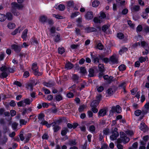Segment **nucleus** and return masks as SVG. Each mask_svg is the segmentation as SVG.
<instances>
[{
	"label": "nucleus",
	"instance_id": "63",
	"mask_svg": "<svg viewBox=\"0 0 149 149\" xmlns=\"http://www.w3.org/2000/svg\"><path fill=\"white\" fill-rule=\"evenodd\" d=\"M136 40L137 41L140 40L141 42V41H143V40H144V38L141 35H138V36H137Z\"/></svg>",
	"mask_w": 149,
	"mask_h": 149
},
{
	"label": "nucleus",
	"instance_id": "51",
	"mask_svg": "<svg viewBox=\"0 0 149 149\" xmlns=\"http://www.w3.org/2000/svg\"><path fill=\"white\" fill-rule=\"evenodd\" d=\"M93 20V22L96 23H100L102 22V21L97 17H95Z\"/></svg>",
	"mask_w": 149,
	"mask_h": 149
},
{
	"label": "nucleus",
	"instance_id": "26",
	"mask_svg": "<svg viewBox=\"0 0 149 149\" xmlns=\"http://www.w3.org/2000/svg\"><path fill=\"white\" fill-rule=\"evenodd\" d=\"M33 101V99L32 98H27L25 99L24 100V103L26 104L29 105Z\"/></svg>",
	"mask_w": 149,
	"mask_h": 149
},
{
	"label": "nucleus",
	"instance_id": "44",
	"mask_svg": "<svg viewBox=\"0 0 149 149\" xmlns=\"http://www.w3.org/2000/svg\"><path fill=\"white\" fill-rule=\"evenodd\" d=\"M95 126L92 125L90 126L89 127V131L93 133L95 132Z\"/></svg>",
	"mask_w": 149,
	"mask_h": 149
},
{
	"label": "nucleus",
	"instance_id": "45",
	"mask_svg": "<svg viewBox=\"0 0 149 149\" xmlns=\"http://www.w3.org/2000/svg\"><path fill=\"white\" fill-rule=\"evenodd\" d=\"M80 72L82 74H85L87 73L86 70L84 67H81L80 68Z\"/></svg>",
	"mask_w": 149,
	"mask_h": 149
},
{
	"label": "nucleus",
	"instance_id": "17",
	"mask_svg": "<svg viewBox=\"0 0 149 149\" xmlns=\"http://www.w3.org/2000/svg\"><path fill=\"white\" fill-rule=\"evenodd\" d=\"M141 46L144 49L149 48L148 43L144 40L141 42L140 43Z\"/></svg>",
	"mask_w": 149,
	"mask_h": 149
},
{
	"label": "nucleus",
	"instance_id": "32",
	"mask_svg": "<svg viewBox=\"0 0 149 149\" xmlns=\"http://www.w3.org/2000/svg\"><path fill=\"white\" fill-rule=\"evenodd\" d=\"M88 76L90 77H92L94 76V70L92 68H90L88 70Z\"/></svg>",
	"mask_w": 149,
	"mask_h": 149
},
{
	"label": "nucleus",
	"instance_id": "42",
	"mask_svg": "<svg viewBox=\"0 0 149 149\" xmlns=\"http://www.w3.org/2000/svg\"><path fill=\"white\" fill-rule=\"evenodd\" d=\"M49 31L51 34L56 33V29L55 27L52 26L49 29Z\"/></svg>",
	"mask_w": 149,
	"mask_h": 149
},
{
	"label": "nucleus",
	"instance_id": "27",
	"mask_svg": "<svg viewBox=\"0 0 149 149\" xmlns=\"http://www.w3.org/2000/svg\"><path fill=\"white\" fill-rule=\"evenodd\" d=\"M74 3L72 0H70L67 2V6L69 9V8H72L74 7Z\"/></svg>",
	"mask_w": 149,
	"mask_h": 149
},
{
	"label": "nucleus",
	"instance_id": "54",
	"mask_svg": "<svg viewBox=\"0 0 149 149\" xmlns=\"http://www.w3.org/2000/svg\"><path fill=\"white\" fill-rule=\"evenodd\" d=\"M76 22L78 23V26L79 27L81 26V24L82 22L81 17H78Z\"/></svg>",
	"mask_w": 149,
	"mask_h": 149
},
{
	"label": "nucleus",
	"instance_id": "29",
	"mask_svg": "<svg viewBox=\"0 0 149 149\" xmlns=\"http://www.w3.org/2000/svg\"><path fill=\"white\" fill-rule=\"evenodd\" d=\"M33 73L35 76L37 77L41 76L42 74V72L39 71L38 68L33 72Z\"/></svg>",
	"mask_w": 149,
	"mask_h": 149
},
{
	"label": "nucleus",
	"instance_id": "30",
	"mask_svg": "<svg viewBox=\"0 0 149 149\" xmlns=\"http://www.w3.org/2000/svg\"><path fill=\"white\" fill-rule=\"evenodd\" d=\"M26 88L27 89H29L31 91H32L33 90V84L30 83L26 85Z\"/></svg>",
	"mask_w": 149,
	"mask_h": 149
},
{
	"label": "nucleus",
	"instance_id": "28",
	"mask_svg": "<svg viewBox=\"0 0 149 149\" xmlns=\"http://www.w3.org/2000/svg\"><path fill=\"white\" fill-rule=\"evenodd\" d=\"M55 125L56 124H54L52 125V126L54 127L53 129L54 130V132H57L60 130L61 127L60 126L58 125Z\"/></svg>",
	"mask_w": 149,
	"mask_h": 149
},
{
	"label": "nucleus",
	"instance_id": "12",
	"mask_svg": "<svg viewBox=\"0 0 149 149\" xmlns=\"http://www.w3.org/2000/svg\"><path fill=\"white\" fill-rule=\"evenodd\" d=\"M47 17L45 15L41 16L39 18V21L43 24L47 22Z\"/></svg>",
	"mask_w": 149,
	"mask_h": 149
},
{
	"label": "nucleus",
	"instance_id": "10",
	"mask_svg": "<svg viewBox=\"0 0 149 149\" xmlns=\"http://www.w3.org/2000/svg\"><path fill=\"white\" fill-rule=\"evenodd\" d=\"M43 84L45 86L47 87L51 88L54 86L55 83L54 81L51 82L49 81L48 82L44 81L43 82Z\"/></svg>",
	"mask_w": 149,
	"mask_h": 149
},
{
	"label": "nucleus",
	"instance_id": "47",
	"mask_svg": "<svg viewBox=\"0 0 149 149\" xmlns=\"http://www.w3.org/2000/svg\"><path fill=\"white\" fill-rule=\"evenodd\" d=\"M117 37L119 39H122L124 38V34L122 33H117Z\"/></svg>",
	"mask_w": 149,
	"mask_h": 149
},
{
	"label": "nucleus",
	"instance_id": "22",
	"mask_svg": "<svg viewBox=\"0 0 149 149\" xmlns=\"http://www.w3.org/2000/svg\"><path fill=\"white\" fill-rule=\"evenodd\" d=\"M69 132L68 128L64 127L63 129L61 132V134L62 136H65L66 135L67 133Z\"/></svg>",
	"mask_w": 149,
	"mask_h": 149
},
{
	"label": "nucleus",
	"instance_id": "11",
	"mask_svg": "<svg viewBox=\"0 0 149 149\" xmlns=\"http://www.w3.org/2000/svg\"><path fill=\"white\" fill-rule=\"evenodd\" d=\"M107 110L105 109H101L100 110L98 113V117L104 116L106 114Z\"/></svg>",
	"mask_w": 149,
	"mask_h": 149
},
{
	"label": "nucleus",
	"instance_id": "13",
	"mask_svg": "<svg viewBox=\"0 0 149 149\" xmlns=\"http://www.w3.org/2000/svg\"><path fill=\"white\" fill-rule=\"evenodd\" d=\"M110 60L113 64L117 63L118 62V58L113 55L110 57Z\"/></svg>",
	"mask_w": 149,
	"mask_h": 149
},
{
	"label": "nucleus",
	"instance_id": "20",
	"mask_svg": "<svg viewBox=\"0 0 149 149\" xmlns=\"http://www.w3.org/2000/svg\"><path fill=\"white\" fill-rule=\"evenodd\" d=\"M6 17V19L9 21H11L13 19V15L12 14L9 12H7L5 15Z\"/></svg>",
	"mask_w": 149,
	"mask_h": 149
},
{
	"label": "nucleus",
	"instance_id": "16",
	"mask_svg": "<svg viewBox=\"0 0 149 149\" xmlns=\"http://www.w3.org/2000/svg\"><path fill=\"white\" fill-rule=\"evenodd\" d=\"M79 78V76L76 74H73L72 77V79L74 83L77 84H78L79 82L78 80Z\"/></svg>",
	"mask_w": 149,
	"mask_h": 149
},
{
	"label": "nucleus",
	"instance_id": "33",
	"mask_svg": "<svg viewBox=\"0 0 149 149\" xmlns=\"http://www.w3.org/2000/svg\"><path fill=\"white\" fill-rule=\"evenodd\" d=\"M55 99L56 101L59 102L63 99L62 96L61 94H58L56 95L55 97Z\"/></svg>",
	"mask_w": 149,
	"mask_h": 149
},
{
	"label": "nucleus",
	"instance_id": "53",
	"mask_svg": "<svg viewBox=\"0 0 149 149\" xmlns=\"http://www.w3.org/2000/svg\"><path fill=\"white\" fill-rule=\"evenodd\" d=\"M118 144H120L122 142H123L124 143H126L127 142H126V141L125 140L121 138H118L117 140Z\"/></svg>",
	"mask_w": 149,
	"mask_h": 149
},
{
	"label": "nucleus",
	"instance_id": "5",
	"mask_svg": "<svg viewBox=\"0 0 149 149\" xmlns=\"http://www.w3.org/2000/svg\"><path fill=\"white\" fill-rule=\"evenodd\" d=\"M85 19L88 20H89L93 19V13L92 11H88L85 15Z\"/></svg>",
	"mask_w": 149,
	"mask_h": 149
},
{
	"label": "nucleus",
	"instance_id": "58",
	"mask_svg": "<svg viewBox=\"0 0 149 149\" xmlns=\"http://www.w3.org/2000/svg\"><path fill=\"white\" fill-rule=\"evenodd\" d=\"M127 23L128 25L132 28L134 29V24L132 23V22L130 20H129L127 21Z\"/></svg>",
	"mask_w": 149,
	"mask_h": 149
},
{
	"label": "nucleus",
	"instance_id": "48",
	"mask_svg": "<svg viewBox=\"0 0 149 149\" xmlns=\"http://www.w3.org/2000/svg\"><path fill=\"white\" fill-rule=\"evenodd\" d=\"M18 124L16 122H14L12 124V127L13 130H15L17 128Z\"/></svg>",
	"mask_w": 149,
	"mask_h": 149
},
{
	"label": "nucleus",
	"instance_id": "35",
	"mask_svg": "<svg viewBox=\"0 0 149 149\" xmlns=\"http://www.w3.org/2000/svg\"><path fill=\"white\" fill-rule=\"evenodd\" d=\"M38 68V67L37 65V63L36 62L33 63L32 65L31 69L33 72L36 70Z\"/></svg>",
	"mask_w": 149,
	"mask_h": 149
},
{
	"label": "nucleus",
	"instance_id": "41",
	"mask_svg": "<svg viewBox=\"0 0 149 149\" xmlns=\"http://www.w3.org/2000/svg\"><path fill=\"white\" fill-rule=\"evenodd\" d=\"M15 67L14 66L12 68L8 67L7 72L9 73H13L15 72Z\"/></svg>",
	"mask_w": 149,
	"mask_h": 149
},
{
	"label": "nucleus",
	"instance_id": "25",
	"mask_svg": "<svg viewBox=\"0 0 149 149\" xmlns=\"http://www.w3.org/2000/svg\"><path fill=\"white\" fill-rule=\"evenodd\" d=\"M7 27L10 29H14L15 27V24L14 23L9 22L8 23Z\"/></svg>",
	"mask_w": 149,
	"mask_h": 149
},
{
	"label": "nucleus",
	"instance_id": "3",
	"mask_svg": "<svg viewBox=\"0 0 149 149\" xmlns=\"http://www.w3.org/2000/svg\"><path fill=\"white\" fill-rule=\"evenodd\" d=\"M122 111V109L119 105H117L116 106H113L111 107V110L110 112L113 113H120Z\"/></svg>",
	"mask_w": 149,
	"mask_h": 149
},
{
	"label": "nucleus",
	"instance_id": "21",
	"mask_svg": "<svg viewBox=\"0 0 149 149\" xmlns=\"http://www.w3.org/2000/svg\"><path fill=\"white\" fill-rule=\"evenodd\" d=\"M45 116L43 113H41L38 115V117L39 123L43 120H44Z\"/></svg>",
	"mask_w": 149,
	"mask_h": 149
},
{
	"label": "nucleus",
	"instance_id": "1",
	"mask_svg": "<svg viewBox=\"0 0 149 149\" xmlns=\"http://www.w3.org/2000/svg\"><path fill=\"white\" fill-rule=\"evenodd\" d=\"M118 129L117 127L111 128V131L112 134L110 136V138L111 140L114 141L116 139L119 135V134L118 131Z\"/></svg>",
	"mask_w": 149,
	"mask_h": 149
},
{
	"label": "nucleus",
	"instance_id": "40",
	"mask_svg": "<svg viewBox=\"0 0 149 149\" xmlns=\"http://www.w3.org/2000/svg\"><path fill=\"white\" fill-rule=\"evenodd\" d=\"M58 51L59 54H62L65 52V49L63 47H59L58 49Z\"/></svg>",
	"mask_w": 149,
	"mask_h": 149
},
{
	"label": "nucleus",
	"instance_id": "23",
	"mask_svg": "<svg viewBox=\"0 0 149 149\" xmlns=\"http://www.w3.org/2000/svg\"><path fill=\"white\" fill-rule=\"evenodd\" d=\"M31 136L32 134L31 133H28L27 134L26 136H25L26 139L24 142V143H26L29 142L31 137Z\"/></svg>",
	"mask_w": 149,
	"mask_h": 149
},
{
	"label": "nucleus",
	"instance_id": "18",
	"mask_svg": "<svg viewBox=\"0 0 149 149\" xmlns=\"http://www.w3.org/2000/svg\"><path fill=\"white\" fill-rule=\"evenodd\" d=\"M30 42L32 45L35 46H37L38 44V42L37 39L35 37H33L31 38Z\"/></svg>",
	"mask_w": 149,
	"mask_h": 149
},
{
	"label": "nucleus",
	"instance_id": "36",
	"mask_svg": "<svg viewBox=\"0 0 149 149\" xmlns=\"http://www.w3.org/2000/svg\"><path fill=\"white\" fill-rule=\"evenodd\" d=\"M119 70L120 71H123L126 70V66L124 64H121L118 67Z\"/></svg>",
	"mask_w": 149,
	"mask_h": 149
},
{
	"label": "nucleus",
	"instance_id": "52",
	"mask_svg": "<svg viewBox=\"0 0 149 149\" xmlns=\"http://www.w3.org/2000/svg\"><path fill=\"white\" fill-rule=\"evenodd\" d=\"M127 50L128 49L127 48L125 47H123L120 50V54H121L124 52H126Z\"/></svg>",
	"mask_w": 149,
	"mask_h": 149
},
{
	"label": "nucleus",
	"instance_id": "60",
	"mask_svg": "<svg viewBox=\"0 0 149 149\" xmlns=\"http://www.w3.org/2000/svg\"><path fill=\"white\" fill-rule=\"evenodd\" d=\"M140 44L139 42H136L132 44V47L134 49L136 48L138 46H140Z\"/></svg>",
	"mask_w": 149,
	"mask_h": 149
},
{
	"label": "nucleus",
	"instance_id": "64",
	"mask_svg": "<svg viewBox=\"0 0 149 149\" xmlns=\"http://www.w3.org/2000/svg\"><path fill=\"white\" fill-rule=\"evenodd\" d=\"M141 111L140 110L137 109L135 111L134 114L136 116H138L141 114Z\"/></svg>",
	"mask_w": 149,
	"mask_h": 149
},
{
	"label": "nucleus",
	"instance_id": "50",
	"mask_svg": "<svg viewBox=\"0 0 149 149\" xmlns=\"http://www.w3.org/2000/svg\"><path fill=\"white\" fill-rule=\"evenodd\" d=\"M104 135H107L110 132L109 129L107 127L103 130V131Z\"/></svg>",
	"mask_w": 149,
	"mask_h": 149
},
{
	"label": "nucleus",
	"instance_id": "57",
	"mask_svg": "<svg viewBox=\"0 0 149 149\" xmlns=\"http://www.w3.org/2000/svg\"><path fill=\"white\" fill-rule=\"evenodd\" d=\"M96 48L98 49L99 50H102L104 48L103 45L101 43H98L96 47Z\"/></svg>",
	"mask_w": 149,
	"mask_h": 149
},
{
	"label": "nucleus",
	"instance_id": "37",
	"mask_svg": "<svg viewBox=\"0 0 149 149\" xmlns=\"http://www.w3.org/2000/svg\"><path fill=\"white\" fill-rule=\"evenodd\" d=\"M6 19V17L4 14L0 13V22H3Z\"/></svg>",
	"mask_w": 149,
	"mask_h": 149
},
{
	"label": "nucleus",
	"instance_id": "9",
	"mask_svg": "<svg viewBox=\"0 0 149 149\" xmlns=\"http://www.w3.org/2000/svg\"><path fill=\"white\" fill-rule=\"evenodd\" d=\"M120 137L126 141V142H128L130 141V139L127 136V135L123 132H120Z\"/></svg>",
	"mask_w": 149,
	"mask_h": 149
},
{
	"label": "nucleus",
	"instance_id": "49",
	"mask_svg": "<svg viewBox=\"0 0 149 149\" xmlns=\"http://www.w3.org/2000/svg\"><path fill=\"white\" fill-rule=\"evenodd\" d=\"M0 70L2 72H7L8 67H7L5 65H3L0 68Z\"/></svg>",
	"mask_w": 149,
	"mask_h": 149
},
{
	"label": "nucleus",
	"instance_id": "31",
	"mask_svg": "<svg viewBox=\"0 0 149 149\" xmlns=\"http://www.w3.org/2000/svg\"><path fill=\"white\" fill-rule=\"evenodd\" d=\"M99 70L100 72L103 73L104 71V65L103 64L100 63L98 65Z\"/></svg>",
	"mask_w": 149,
	"mask_h": 149
},
{
	"label": "nucleus",
	"instance_id": "39",
	"mask_svg": "<svg viewBox=\"0 0 149 149\" xmlns=\"http://www.w3.org/2000/svg\"><path fill=\"white\" fill-rule=\"evenodd\" d=\"M65 8V5L63 4H59L58 7V9L60 11H63Z\"/></svg>",
	"mask_w": 149,
	"mask_h": 149
},
{
	"label": "nucleus",
	"instance_id": "15",
	"mask_svg": "<svg viewBox=\"0 0 149 149\" xmlns=\"http://www.w3.org/2000/svg\"><path fill=\"white\" fill-rule=\"evenodd\" d=\"M28 29H26L24 30L22 32L21 35V37L23 40H25L26 39L27 37Z\"/></svg>",
	"mask_w": 149,
	"mask_h": 149
},
{
	"label": "nucleus",
	"instance_id": "38",
	"mask_svg": "<svg viewBox=\"0 0 149 149\" xmlns=\"http://www.w3.org/2000/svg\"><path fill=\"white\" fill-rule=\"evenodd\" d=\"M100 4V2L98 1L95 0L92 3V6L94 7H97Z\"/></svg>",
	"mask_w": 149,
	"mask_h": 149
},
{
	"label": "nucleus",
	"instance_id": "43",
	"mask_svg": "<svg viewBox=\"0 0 149 149\" xmlns=\"http://www.w3.org/2000/svg\"><path fill=\"white\" fill-rule=\"evenodd\" d=\"M143 29L142 25L139 24L136 28V30L137 32H141Z\"/></svg>",
	"mask_w": 149,
	"mask_h": 149
},
{
	"label": "nucleus",
	"instance_id": "6",
	"mask_svg": "<svg viewBox=\"0 0 149 149\" xmlns=\"http://www.w3.org/2000/svg\"><path fill=\"white\" fill-rule=\"evenodd\" d=\"M56 33H57L56 35L54 34V35L52 34L50 36L54 38H53L54 41L56 42H58L61 40V35L59 33L56 32Z\"/></svg>",
	"mask_w": 149,
	"mask_h": 149
},
{
	"label": "nucleus",
	"instance_id": "61",
	"mask_svg": "<svg viewBox=\"0 0 149 149\" xmlns=\"http://www.w3.org/2000/svg\"><path fill=\"white\" fill-rule=\"evenodd\" d=\"M148 113L147 110L143 111H142V114L139 117V119L142 120L143 119V117H144V115Z\"/></svg>",
	"mask_w": 149,
	"mask_h": 149
},
{
	"label": "nucleus",
	"instance_id": "2",
	"mask_svg": "<svg viewBox=\"0 0 149 149\" xmlns=\"http://www.w3.org/2000/svg\"><path fill=\"white\" fill-rule=\"evenodd\" d=\"M23 47V46L22 45H18L15 44H13L11 45V49L17 54L20 52Z\"/></svg>",
	"mask_w": 149,
	"mask_h": 149
},
{
	"label": "nucleus",
	"instance_id": "62",
	"mask_svg": "<svg viewBox=\"0 0 149 149\" xmlns=\"http://www.w3.org/2000/svg\"><path fill=\"white\" fill-rule=\"evenodd\" d=\"M19 28L20 27H19L18 28L16 29L14 31L11 33V34L13 36L16 35L18 32Z\"/></svg>",
	"mask_w": 149,
	"mask_h": 149
},
{
	"label": "nucleus",
	"instance_id": "34",
	"mask_svg": "<svg viewBox=\"0 0 149 149\" xmlns=\"http://www.w3.org/2000/svg\"><path fill=\"white\" fill-rule=\"evenodd\" d=\"M109 25L107 24H104L102 26V30L105 33L106 31L109 28Z\"/></svg>",
	"mask_w": 149,
	"mask_h": 149
},
{
	"label": "nucleus",
	"instance_id": "7",
	"mask_svg": "<svg viewBox=\"0 0 149 149\" xmlns=\"http://www.w3.org/2000/svg\"><path fill=\"white\" fill-rule=\"evenodd\" d=\"M85 32L87 33H90L91 32H96L97 29L94 27L88 26L84 28Z\"/></svg>",
	"mask_w": 149,
	"mask_h": 149
},
{
	"label": "nucleus",
	"instance_id": "55",
	"mask_svg": "<svg viewBox=\"0 0 149 149\" xmlns=\"http://www.w3.org/2000/svg\"><path fill=\"white\" fill-rule=\"evenodd\" d=\"M80 14V13L79 12H75L74 13H72L71 15V18H74V17H77Z\"/></svg>",
	"mask_w": 149,
	"mask_h": 149
},
{
	"label": "nucleus",
	"instance_id": "14",
	"mask_svg": "<svg viewBox=\"0 0 149 149\" xmlns=\"http://www.w3.org/2000/svg\"><path fill=\"white\" fill-rule=\"evenodd\" d=\"M140 6L138 5H135L131 8V9L132 12H136L139 11L140 10Z\"/></svg>",
	"mask_w": 149,
	"mask_h": 149
},
{
	"label": "nucleus",
	"instance_id": "59",
	"mask_svg": "<svg viewBox=\"0 0 149 149\" xmlns=\"http://www.w3.org/2000/svg\"><path fill=\"white\" fill-rule=\"evenodd\" d=\"M146 61V58L143 56H141L139 58V61L141 63L145 62Z\"/></svg>",
	"mask_w": 149,
	"mask_h": 149
},
{
	"label": "nucleus",
	"instance_id": "56",
	"mask_svg": "<svg viewBox=\"0 0 149 149\" xmlns=\"http://www.w3.org/2000/svg\"><path fill=\"white\" fill-rule=\"evenodd\" d=\"M49 136L48 133L46 132L43 134L42 136V138L43 139L47 140L49 139Z\"/></svg>",
	"mask_w": 149,
	"mask_h": 149
},
{
	"label": "nucleus",
	"instance_id": "19",
	"mask_svg": "<svg viewBox=\"0 0 149 149\" xmlns=\"http://www.w3.org/2000/svg\"><path fill=\"white\" fill-rule=\"evenodd\" d=\"M67 144H68L71 146H74L76 145L77 144V142L76 141L75 139L70 140L68 141Z\"/></svg>",
	"mask_w": 149,
	"mask_h": 149
},
{
	"label": "nucleus",
	"instance_id": "24",
	"mask_svg": "<svg viewBox=\"0 0 149 149\" xmlns=\"http://www.w3.org/2000/svg\"><path fill=\"white\" fill-rule=\"evenodd\" d=\"M74 66L73 64L70 62H68L65 65V68L68 70L71 69L73 68Z\"/></svg>",
	"mask_w": 149,
	"mask_h": 149
},
{
	"label": "nucleus",
	"instance_id": "8",
	"mask_svg": "<svg viewBox=\"0 0 149 149\" xmlns=\"http://www.w3.org/2000/svg\"><path fill=\"white\" fill-rule=\"evenodd\" d=\"M140 129L144 132H146L148 130V128L144 123H141L140 125Z\"/></svg>",
	"mask_w": 149,
	"mask_h": 149
},
{
	"label": "nucleus",
	"instance_id": "4",
	"mask_svg": "<svg viewBox=\"0 0 149 149\" xmlns=\"http://www.w3.org/2000/svg\"><path fill=\"white\" fill-rule=\"evenodd\" d=\"M93 53H94L93 52H90L91 58L92 61H93V63L96 64L99 63V58L98 57L97 54H93Z\"/></svg>",
	"mask_w": 149,
	"mask_h": 149
},
{
	"label": "nucleus",
	"instance_id": "46",
	"mask_svg": "<svg viewBox=\"0 0 149 149\" xmlns=\"http://www.w3.org/2000/svg\"><path fill=\"white\" fill-rule=\"evenodd\" d=\"M85 109V106L84 105H80L78 108L79 112L80 113L83 112Z\"/></svg>",
	"mask_w": 149,
	"mask_h": 149
}]
</instances>
